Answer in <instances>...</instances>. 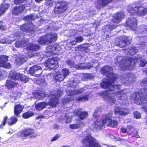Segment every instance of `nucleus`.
<instances>
[{"instance_id": "nucleus-1", "label": "nucleus", "mask_w": 147, "mask_h": 147, "mask_svg": "<svg viewBox=\"0 0 147 147\" xmlns=\"http://www.w3.org/2000/svg\"><path fill=\"white\" fill-rule=\"evenodd\" d=\"M101 73L108 78L104 79L100 84L101 88H108V91H111L115 89H119L120 85H114L113 82L117 78V75L113 73L112 68L109 66H106L102 67L101 70Z\"/></svg>"}, {"instance_id": "nucleus-2", "label": "nucleus", "mask_w": 147, "mask_h": 147, "mask_svg": "<svg viewBox=\"0 0 147 147\" xmlns=\"http://www.w3.org/2000/svg\"><path fill=\"white\" fill-rule=\"evenodd\" d=\"M102 98L108 101L111 105L114 104L116 101V98L117 97L119 100H124L126 99V94L123 91H119L115 94H110L105 93L102 95Z\"/></svg>"}, {"instance_id": "nucleus-3", "label": "nucleus", "mask_w": 147, "mask_h": 147, "mask_svg": "<svg viewBox=\"0 0 147 147\" xmlns=\"http://www.w3.org/2000/svg\"><path fill=\"white\" fill-rule=\"evenodd\" d=\"M115 63L121 68L123 70L127 69L131 65L135 63V60L132 58L125 60L122 57L118 56L115 59Z\"/></svg>"}, {"instance_id": "nucleus-4", "label": "nucleus", "mask_w": 147, "mask_h": 147, "mask_svg": "<svg viewBox=\"0 0 147 147\" xmlns=\"http://www.w3.org/2000/svg\"><path fill=\"white\" fill-rule=\"evenodd\" d=\"M147 83V79L145 80L142 81V83ZM145 83L144 84H145ZM141 93H142L143 97H141L140 98H138V96H137L135 100L137 101V104L139 105L143 104L142 107L144 110V111L147 113V88L142 90L141 91Z\"/></svg>"}, {"instance_id": "nucleus-5", "label": "nucleus", "mask_w": 147, "mask_h": 147, "mask_svg": "<svg viewBox=\"0 0 147 147\" xmlns=\"http://www.w3.org/2000/svg\"><path fill=\"white\" fill-rule=\"evenodd\" d=\"M57 38V34L53 33L40 37L38 39V42L39 44L41 45L48 44L52 42L55 41Z\"/></svg>"}, {"instance_id": "nucleus-6", "label": "nucleus", "mask_w": 147, "mask_h": 147, "mask_svg": "<svg viewBox=\"0 0 147 147\" xmlns=\"http://www.w3.org/2000/svg\"><path fill=\"white\" fill-rule=\"evenodd\" d=\"M83 144L88 147H102L101 145L90 135L85 137L83 140Z\"/></svg>"}, {"instance_id": "nucleus-7", "label": "nucleus", "mask_w": 147, "mask_h": 147, "mask_svg": "<svg viewBox=\"0 0 147 147\" xmlns=\"http://www.w3.org/2000/svg\"><path fill=\"white\" fill-rule=\"evenodd\" d=\"M63 91L59 90L55 92L53 91L51 93V96L52 97V99L50 100L49 103L53 107H55L59 103L58 97L63 95Z\"/></svg>"}, {"instance_id": "nucleus-8", "label": "nucleus", "mask_w": 147, "mask_h": 147, "mask_svg": "<svg viewBox=\"0 0 147 147\" xmlns=\"http://www.w3.org/2000/svg\"><path fill=\"white\" fill-rule=\"evenodd\" d=\"M111 120L110 118L106 117L102 120L101 122L95 121L94 124L91 125V128L94 131L102 127L103 125L110 126Z\"/></svg>"}, {"instance_id": "nucleus-9", "label": "nucleus", "mask_w": 147, "mask_h": 147, "mask_svg": "<svg viewBox=\"0 0 147 147\" xmlns=\"http://www.w3.org/2000/svg\"><path fill=\"white\" fill-rule=\"evenodd\" d=\"M128 11L131 14H137L139 16H142L147 13V9L143 7H131L128 9Z\"/></svg>"}, {"instance_id": "nucleus-10", "label": "nucleus", "mask_w": 147, "mask_h": 147, "mask_svg": "<svg viewBox=\"0 0 147 147\" xmlns=\"http://www.w3.org/2000/svg\"><path fill=\"white\" fill-rule=\"evenodd\" d=\"M67 3L66 2H61L59 4H57L54 9L56 13L60 14L63 13L67 8Z\"/></svg>"}, {"instance_id": "nucleus-11", "label": "nucleus", "mask_w": 147, "mask_h": 147, "mask_svg": "<svg viewBox=\"0 0 147 147\" xmlns=\"http://www.w3.org/2000/svg\"><path fill=\"white\" fill-rule=\"evenodd\" d=\"M34 130L30 128L24 129L21 133L20 136L21 137L30 136V137L34 138L36 136Z\"/></svg>"}, {"instance_id": "nucleus-12", "label": "nucleus", "mask_w": 147, "mask_h": 147, "mask_svg": "<svg viewBox=\"0 0 147 147\" xmlns=\"http://www.w3.org/2000/svg\"><path fill=\"white\" fill-rule=\"evenodd\" d=\"M136 32L138 34L139 37H147V26L142 25L138 27Z\"/></svg>"}, {"instance_id": "nucleus-13", "label": "nucleus", "mask_w": 147, "mask_h": 147, "mask_svg": "<svg viewBox=\"0 0 147 147\" xmlns=\"http://www.w3.org/2000/svg\"><path fill=\"white\" fill-rule=\"evenodd\" d=\"M84 91V88H82L77 90H71L69 92L70 97L67 98H65L62 101L63 104H65L68 102L73 100V98L71 96L74 95L81 94Z\"/></svg>"}, {"instance_id": "nucleus-14", "label": "nucleus", "mask_w": 147, "mask_h": 147, "mask_svg": "<svg viewBox=\"0 0 147 147\" xmlns=\"http://www.w3.org/2000/svg\"><path fill=\"white\" fill-rule=\"evenodd\" d=\"M57 59L55 58L48 59L46 62L47 67L51 69L58 67L59 65Z\"/></svg>"}, {"instance_id": "nucleus-15", "label": "nucleus", "mask_w": 147, "mask_h": 147, "mask_svg": "<svg viewBox=\"0 0 147 147\" xmlns=\"http://www.w3.org/2000/svg\"><path fill=\"white\" fill-rule=\"evenodd\" d=\"M8 60V57L2 55L0 56V67H3L7 69H9L11 65L9 63H7Z\"/></svg>"}, {"instance_id": "nucleus-16", "label": "nucleus", "mask_w": 147, "mask_h": 147, "mask_svg": "<svg viewBox=\"0 0 147 147\" xmlns=\"http://www.w3.org/2000/svg\"><path fill=\"white\" fill-rule=\"evenodd\" d=\"M137 23L136 18L131 17L128 19L125 24L126 26L129 27L133 30H135L137 27Z\"/></svg>"}, {"instance_id": "nucleus-17", "label": "nucleus", "mask_w": 147, "mask_h": 147, "mask_svg": "<svg viewBox=\"0 0 147 147\" xmlns=\"http://www.w3.org/2000/svg\"><path fill=\"white\" fill-rule=\"evenodd\" d=\"M11 79L15 80H21L24 82H26L29 81L28 78L26 76L16 72L13 74Z\"/></svg>"}, {"instance_id": "nucleus-18", "label": "nucleus", "mask_w": 147, "mask_h": 147, "mask_svg": "<svg viewBox=\"0 0 147 147\" xmlns=\"http://www.w3.org/2000/svg\"><path fill=\"white\" fill-rule=\"evenodd\" d=\"M41 68L39 66L35 65L31 67L29 69V72L31 74L35 73L34 75L39 76L42 72Z\"/></svg>"}, {"instance_id": "nucleus-19", "label": "nucleus", "mask_w": 147, "mask_h": 147, "mask_svg": "<svg viewBox=\"0 0 147 147\" xmlns=\"http://www.w3.org/2000/svg\"><path fill=\"white\" fill-rule=\"evenodd\" d=\"M25 8V6L24 5L16 6L14 7L12 11V13L15 16H18L21 14Z\"/></svg>"}, {"instance_id": "nucleus-20", "label": "nucleus", "mask_w": 147, "mask_h": 147, "mask_svg": "<svg viewBox=\"0 0 147 147\" xmlns=\"http://www.w3.org/2000/svg\"><path fill=\"white\" fill-rule=\"evenodd\" d=\"M34 26L32 23L24 24L21 26L20 29L23 31L25 32H30L32 31L34 29Z\"/></svg>"}, {"instance_id": "nucleus-21", "label": "nucleus", "mask_w": 147, "mask_h": 147, "mask_svg": "<svg viewBox=\"0 0 147 147\" xmlns=\"http://www.w3.org/2000/svg\"><path fill=\"white\" fill-rule=\"evenodd\" d=\"M28 40V39H26V40L24 39H20L16 42V46L17 47L23 48L26 46Z\"/></svg>"}, {"instance_id": "nucleus-22", "label": "nucleus", "mask_w": 147, "mask_h": 147, "mask_svg": "<svg viewBox=\"0 0 147 147\" xmlns=\"http://www.w3.org/2000/svg\"><path fill=\"white\" fill-rule=\"evenodd\" d=\"M124 16V14L123 12L117 13L113 17L112 21L115 23H118L120 22L121 19L123 18Z\"/></svg>"}, {"instance_id": "nucleus-23", "label": "nucleus", "mask_w": 147, "mask_h": 147, "mask_svg": "<svg viewBox=\"0 0 147 147\" xmlns=\"http://www.w3.org/2000/svg\"><path fill=\"white\" fill-rule=\"evenodd\" d=\"M27 49L29 51H35L39 49V46L36 44H33L31 43H28V41L26 46Z\"/></svg>"}, {"instance_id": "nucleus-24", "label": "nucleus", "mask_w": 147, "mask_h": 147, "mask_svg": "<svg viewBox=\"0 0 147 147\" xmlns=\"http://www.w3.org/2000/svg\"><path fill=\"white\" fill-rule=\"evenodd\" d=\"M93 67L92 65H90L89 63L87 64L85 63H80L79 65H76V68L78 69H88Z\"/></svg>"}, {"instance_id": "nucleus-25", "label": "nucleus", "mask_w": 147, "mask_h": 147, "mask_svg": "<svg viewBox=\"0 0 147 147\" xmlns=\"http://www.w3.org/2000/svg\"><path fill=\"white\" fill-rule=\"evenodd\" d=\"M28 59V57L25 55H23L20 57H17L16 59V62L17 65H20L26 61Z\"/></svg>"}, {"instance_id": "nucleus-26", "label": "nucleus", "mask_w": 147, "mask_h": 147, "mask_svg": "<svg viewBox=\"0 0 147 147\" xmlns=\"http://www.w3.org/2000/svg\"><path fill=\"white\" fill-rule=\"evenodd\" d=\"M24 107L23 106L20 104L16 105H15L14 108V113L17 116L22 111Z\"/></svg>"}, {"instance_id": "nucleus-27", "label": "nucleus", "mask_w": 147, "mask_h": 147, "mask_svg": "<svg viewBox=\"0 0 147 147\" xmlns=\"http://www.w3.org/2000/svg\"><path fill=\"white\" fill-rule=\"evenodd\" d=\"M49 104L50 105L49 103L48 104L46 102L38 103L35 105V108L36 109L40 111L45 108Z\"/></svg>"}, {"instance_id": "nucleus-28", "label": "nucleus", "mask_w": 147, "mask_h": 147, "mask_svg": "<svg viewBox=\"0 0 147 147\" xmlns=\"http://www.w3.org/2000/svg\"><path fill=\"white\" fill-rule=\"evenodd\" d=\"M9 7V5L8 4H2L0 6V16L5 13Z\"/></svg>"}, {"instance_id": "nucleus-29", "label": "nucleus", "mask_w": 147, "mask_h": 147, "mask_svg": "<svg viewBox=\"0 0 147 147\" xmlns=\"http://www.w3.org/2000/svg\"><path fill=\"white\" fill-rule=\"evenodd\" d=\"M89 96V94H84L78 97L77 100L78 101L84 102L88 100Z\"/></svg>"}, {"instance_id": "nucleus-30", "label": "nucleus", "mask_w": 147, "mask_h": 147, "mask_svg": "<svg viewBox=\"0 0 147 147\" xmlns=\"http://www.w3.org/2000/svg\"><path fill=\"white\" fill-rule=\"evenodd\" d=\"M112 0H98L97 4L100 6H105L111 2Z\"/></svg>"}, {"instance_id": "nucleus-31", "label": "nucleus", "mask_w": 147, "mask_h": 147, "mask_svg": "<svg viewBox=\"0 0 147 147\" xmlns=\"http://www.w3.org/2000/svg\"><path fill=\"white\" fill-rule=\"evenodd\" d=\"M18 119L16 117L12 116L10 118L8 121V124L10 125H11L15 124L17 121Z\"/></svg>"}, {"instance_id": "nucleus-32", "label": "nucleus", "mask_w": 147, "mask_h": 147, "mask_svg": "<svg viewBox=\"0 0 147 147\" xmlns=\"http://www.w3.org/2000/svg\"><path fill=\"white\" fill-rule=\"evenodd\" d=\"M21 36H22V37H23V35L21 34V36L20 35V34L19 33H17L16 32L14 34V39H6V43H7L8 44H10L11 43V42L12 41H13L14 40L16 39L17 38V37H18L19 36H20V37H21Z\"/></svg>"}, {"instance_id": "nucleus-33", "label": "nucleus", "mask_w": 147, "mask_h": 147, "mask_svg": "<svg viewBox=\"0 0 147 147\" xmlns=\"http://www.w3.org/2000/svg\"><path fill=\"white\" fill-rule=\"evenodd\" d=\"M54 79L57 81H62L64 80V78L62 74H55Z\"/></svg>"}, {"instance_id": "nucleus-34", "label": "nucleus", "mask_w": 147, "mask_h": 147, "mask_svg": "<svg viewBox=\"0 0 147 147\" xmlns=\"http://www.w3.org/2000/svg\"><path fill=\"white\" fill-rule=\"evenodd\" d=\"M16 85V84L11 80L7 81L6 82L5 85L9 88H13Z\"/></svg>"}, {"instance_id": "nucleus-35", "label": "nucleus", "mask_w": 147, "mask_h": 147, "mask_svg": "<svg viewBox=\"0 0 147 147\" xmlns=\"http://www.w3.org/2000/svg\"><path fill=\"white\" fill-rule=\"evenodd\" d=\"M127 133L129 134H133L134 133V135H137L138 134L137 131L131 126H127Z\"/></svg>"}, {"instance_id": "nucleus-36", "label": "nucleus", "mask_w": 147, "mask_h": 147, "mask_svg": "<svg viewBox=\"0 0 147 147\" xmlns=\"http://www.w3.org/2000/svg\"><path fill=\"white\" fill-rule=\"evenodd\" d=\"M54 48H53L52 46H49L47 47V49L48 50L47 51V55L48 56H50L52 55L53 53V49Z\"/></svg>"}, {"instance_id": "nucleus-37", "label": "nucleus", "mask_w": 147, "mask_h": 147, "mask_svg": "<svg viewBox=\"0 0 147 147\" xmlns=\"http://www.w3.org/2000/svg\"><path fill=\"white\" fill-rule=\"evenodd\" d=\"M138 47H134L133 49H130L129 50V53L131 55H133L134 54H135L137 52L139 51H138V50H140V49H138ZM140 50H141L140 49Z\"/></svg>"}, {"instance_id": "nucleus-38", "label": "nucleus", "mask_w": 147, "mask_h": 147, "mask_svg": "<svg viewBox=\"0 0 147 147\" xmlns=\"http://www.w3.org/2000/svg\"><path fill=\"white\" fill-rule=\"evenodd\" d=\"M34 113L31 112H27L24 113L22 115L23 117L25 119H28L32 116Z\"/></svg>"}, {"instance_id": "nucleus-39", "label": "nucleus", "mask_w": 147, "mask_h": 147, "mask_svg": "<svg viewBox=\"0 0 147 147\" xmlns=\"http://www.w3.org/2000/svg\"><path fill=\"white\" fill-rule=\"evenodd\" d=\"M62 72L63 74L62 76H63L64 78L68 76L69 74V70L66 68L63 69Z\"/></svg>"}, {"instance_id": "nucleus-40", "label": "nucleus", "mask_w": 147, "mask_h": 147, "mask_svg": "<svg viewBox=\"0 0 147 147\" xmlns=\"http://www.w3.org/2000/svg\"><path fill=\"white\" fill-rule=\"evenodd\" d=\"M129 113V110L127 109L121 108L120 114L122 115H126Z\"/></svg>"}, {"instance_id": "nucleus-41", "label": "nucleus", "mask_w": 147, "mask_h": 147, "mask_svg": "<svg viewBox=\"0 0 147 147\" xmlns=\"http://www.w3.org/2000/svg\"><path fill=\"white\" fill-rule=\"evenodd\" d=\"M67 64L71 67H76V65L75 63L72 60H68L66 61Z\"/></svg>"}, {"instance_id": "nucleus-42", "label": "nucleus", "mask_w": 147, "mask_h": 147, "mask_svg": "<svg viewBox=\"0 0 147 147\" xmlns=\"http://www.w3.org/2000/svg\"><path fill=\"white\" fill-rule=\"evenodd\" d=\"M72 116L68 114H67L65 118V120L67 123H69L71 120Z\"/></svg>"}, {"instance_id": "nucleus-43", "label": "nucleus", "mask_w": 147, "mask_h": 147, "mask_svg": "<svg viewBox=\"0 0 147 147\" xmlns=\"http://www.w3.org/2000/svg\"><path fill=\"white\" fill-rule=\"evenodd\" d=\"M118 124V122L117 121L111 120L110 126L113 127H117Z\"/></svg>"}, {"instance_id": "nucleus-44", "label": "nucleus", "mask_w": 147, "mask_h": 147, "mask_svg": "<svg viewBox=\"0 0 147 147\" xmlns=\"http://www.w3.org/2000/svg\"><path fill=\"white\" fill-rule=\"evenodd\" d=\"M7 75L6 72L5 71H0V80L5 77Z\"/></svg>"}, {"instance_id": "nucleus-45", "label": "nucleus", "mask_w": 147, "mask_h": 147, "mask_svg": "<svg viewBox=\"0 0 147 147\" xmlns=\"http://www.w3.org/2000/svg\"><path fill=\"white\" fill-rule=\"evenodd\" d=\"M36 17V15H31L26 16V20L30 21V20L35 19Z\"/></svg>"}, {"instance_id": "nucleus-46", "label": "nucleus", "mask_w": 147, "mask_h": 147, "mask_svg": "<svg viewBox=\"0 0 147 147\" xmlns=\"http://www.w3.org/2000/svg\"><path fill=\"white\" fill-rule=\"evenodd\" d=\"M88 115V113L86 112H84L81 113L79 115V117L80 119H83L86 117Z\"/></svg>"}, {"instance_id": "nucleus-47", "label": "nucleus", "mask_w": 147, "mask_h": 147, "mask_svg": "<svg viewBox=\"0 0 147 147\" xmlns=\"http://www.w3.org/2000/svg\"><path fill=\"white\" fill-rule=\"evenodd\" d=\"M71 82L70 84H72V86H75L79 83V81L76 78L75 79V80H71Z\"/></svg>"}, {"instance_id": "nucleus-48", "label": "nucleus", "mask_w": 147, "mask_h": 147, "mask_svg": "<svg viewBox=\"0 0 147 147\" xmlns=\"http://www.w3.org/2000/svg\"><path fill=\"white\" fill-rule=\"evenodd\" d=\"M38 94V95L37 94L36 95L38 96V98L40 99H42V98L46 96V94L42 92H39Z\"/></svg>"}, {"instance_id": "nucleus-49", "label": "nucleus", "mask_w": 147, "mask_h": 147, "mask_svg": "<svg viewBox=\"0 0 147 147\" xmlns=\"http://www.w3.org/2000/svg\"><path fill=\"white\" fill-rule=\"evenodd\" d=\"M7 119V116H5L3 118V120L2 122V124L0 125V128H2V127L3 126L5 125V124L6 123V121Z\"/></svg>"}, {"instance_id": "nucleus-50", "label": "nucleus", "mask_w": 147, "mask_h": 147, "mask_svg": "<svg viewBox=\"0 0 147 147\" xmlns=\"http://www.w3.org/2000/svg\"><path fill=\"white\" fill-rule=\"evenodd\" d=\"M134 116L135 118L137 119H140L141 117L140 113L137 111L134 112Z\"/></svg>"}, {"instance_id": "nucleus-51", "label": "nucleus", "mask_w": 147, "mask_h": 147, "mask_svg": "<svg viewBox=\"0 0 147 147\" xmlns=\"http://www.w3.org/2000/svg\"><path fill=\"white\" fill-rule=\"evenodd\" d=\"M121 108H119L118 107H115L114 110V112L115 114H120V110H121Z\"/></svg>"}, {"instance_id": "nucleus-52", "label": "nucleus", "mask_w": 147, "mask_h": 147, "mask_svg": "<svg viewBox=\"0 0 147 147\" xmlns=\"http://www.w3.org/2000/svg\"><path fill=\"white\" fill-rule=\"evenodd\" d=\"M76 40L77 42H82L84 39L82 37L79 36L76 38Z\"/></svg>"}, {"instance_id": "nucleus-53", "label": "nucleus", "mask_w": 147, "mask_h": 147, "mask_svg": "<svg viewBox=\"0 0 147 147\" xmlns=\"http://www.w3.org/2000/svg\"><path fill=\"white\" fill-rule=\"evenodd\" d=\"M121 81L124 84L126 85L127 83H128L127 79L122 77L121 78Z\"/></svg>"}, {"instance_id": "nucleus-54", "label": "nucleus", "mask_w": 147, "mask_h": 147, "mask_svg": "<svg viewBox=\"0 0 147 147\" xmlns=\"http://www.w3.org/2000/svg\"><path fill=\"white\" fill-rule=\"evenodd\" d=\"M140 65L141 67H143L147 63V62L144 60H140Z\"/></svg>"}, {"instance_id": "nucleus-55", "label": "nucleus", "mask_w": 147, "mask_h": 147, "mask_svg": "<svg viewBox=\"0 0 147 147\" xmlns=\"http://www.w3.org/2000/svg\"><path fill=\"white\" fill-rule=\"evenodd\" d=\"M79 127V126L76 124H71L69 125V127L72 129H76L78 128Z\"/></svg>"}, {"instance_id": "nucleus-56", "label": "nucleus", "mask_w": 147, "mask_h": 147, "mask_svg": "<svg viewBox=\"0 0 147 147\" xmlns=\"http://www.w3.org/2000/svg\"><path fill=\"white\" fill-rule=\"evenodd\" d=\"M115 27L111 25H107L105 26V28L106 29L109 28L110 30H112L115 28Z\"/></svg>"}, {"instance_id": "nucleus-57", "label": "nucleus", "mask_w": 147, "mask_h": 147, "mask_svg": "<svg viewBox=\"0 0 147 147\" xmlns=\"http://www.w3.org/2000/svg\"><path fill=\"white\" fill-rule=\"evenodd\" d=\"M60 136V135L59 134H58L55 136L52 139L51 141H54L57 140L59 138Z\"/></svg>"}, {"instance_id": "nucleus-58", "label": "nucleus", "mask_w": 147, "mask_h": 147, "mask_svg": "<svg viewBox=\"0 0 147 147\" xmlns=\"http://www.w3.org/2000/svg\"><path fill=\"white\" fill-rule=\"evenodd\" d=\"M124 37L125 38L123 40L124 42L126 43L127 45H128L129 44L130 41L128 40V38L126 36H124Z\"/></svg>"}, {"instance_id": "nucleus-59", "label": "nucleus", "mask_w": 147, "mask_h": 147, "mask_svg": "<svg viewBox=\"0 0 147 147\" xmlns=\"http://www.w3.org/2000/svg\"><path fill=\"white\" fill-rule=\"evenodd\" d=\"M98 111L97 110H96L95 112L94 113V116L93 117L92 119L93 120H94L95 119L97 118L98 117Z\"/></svg>"}, {"instance_id": "nucleus-60", "label": "nucleus", "mask_w": 147, "mask_h": 147, "mask_svg": "<svg viewBox=\"0 0 147 147\" xmlns=\"http://www.w3.org/2000/svg\"><path fill=\"white\" fill-rule=\"evenodd\" d=\"M5 28V27L3 25V22L1 21H0V29L4 30Z\"/></svg>"}, {"instance_id": "nucleus-61", "label": "nucleus", "mask_w": 147, "mask_h": 147, "mask_svg": "<svg viewBox=\"0 0 147 147\" xmlns=\"http://www.w3.org/2000/svg\"><path fill=\"white\" fill-rule=\"evenodd\" d=\"M26 0H15V3L16 4H18L21 2H24Z\"/></svg>"}, {"instance_id": "nucleus-62", "label": "nucleus", "mask_w": 147, "mask_h": 147, "mask_svg": "<svg viewBox=\"0 0 147 147\" xmlns=\"http://www.w3.org/2000/svg\"><path fill=\"white\" fill-rule=\"evenodd\" d=\"M47 4L49 6H51L53 4V1L52 0H48L47 2Z\"/></svg>"}, {"instance_id": "nucleus-63", "label": "nucleus", "mask_w": 147, "mask_h": 147, "mask_svg": "<svg viewBox=\"0 0 147 147\" xmlns=\"http://www.w3.org/2000/svg\"><path fill=\"white\" fill-rule=\"evenodd\" d=\"M121 131L123 133H127V128L126 129L124 127H122L121 129Z\"/></svg>"}, {"instance_id": "nucleus-64", "label": "nucleus", "mask_w": 147, "mask_h": 147, "mask_svg": "<svg viewBox=\"0 0 147 147\" xmlns=\"http://www.w3.org/2000/svg\"><path fill=\"white\" fill-rule=\"evenodd\" d=\"M77 42H76V40L75 41V40H72L70 42V43L73 45H75L76 44V43Z\"/></svg>"}]
</instances>
